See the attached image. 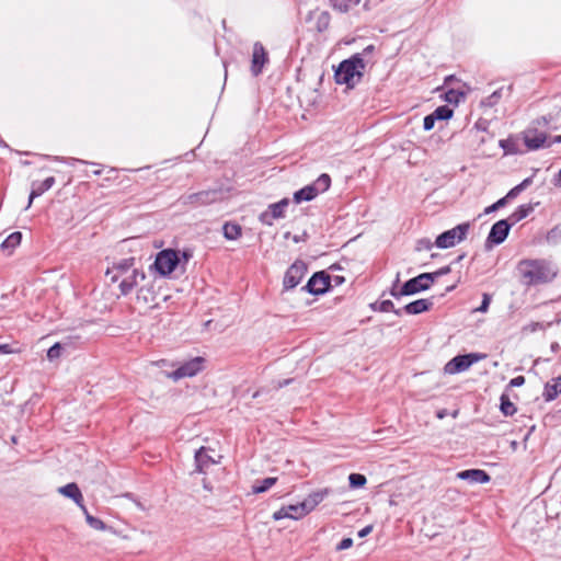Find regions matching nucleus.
<instances>
[{
	"label": "nucleus",
	"instance_id": "nucleus-1",
	"mask_svg": "<svg viewBox=\"0 0 561 561\" xmlns=\"http://www.w3.org/2000/svg\"><path fill=\"white\" fill-rule=\"evenodd\" d=\"M517 271L523 284L527 286L549 283L558 274L557 267L543 259L522 260L517 265Z\"/></svg>",
	"mask_w": 561,
	"mask_h": 561
},
{
	"label": "nucleus",
	"instance_id": "nucleus-2",
	"mask_svg": "<svg viewBox=\"0 0 561 561\" xmlns=\"http://www.w3.org/2000/svg\"><path fill=\"white\" fill-rule=\"evenodd\" d=\"M366 62L362 54H355L351 58L343 60L334 72V79L337 84H346L347 88H354L360 81L364 75Z\"/></svg>",
	"mask_w": 561,
	"mask_h": 561
},
{
	"label": "nucleus",
	"instance_id": "nucleus-3",
	"mask_svg": "<svg viewBox=\"0 0 561 561\" xmlns=\"http://www.w3.org/2000/svg\"><path fill=\"white\" fill-rule=\"evenodd\" d=\"M399 283V274L397 275V279L390 290V294L394 298H400L402 296L415 295L417 293L427 290L431 288L433 284V277L430 273H422L416 277H413L407 280L400 289H397V285Z\"/></svg>",
	"mask_w": 561,
	"mask_h": 561
},
{
	"label": "nucleus",
	"instance_id": "nucleus-4",
	"mask_svg": "<svg viewBox=\"0 0 561 561\" xmlns=\"http://www.w3.org/2000/svg\"><path fill=\"white\" fill-rule=\"evenodd\" d=\"M179 252L173 249L160 251L153 262V267L161 276L170 275L180 264Z\"/></svg>",
	"mask_w": 561,
	"mask_h": 561
},
{
	"label": "nucleus",
	"instance_id": "nucleus-5",
	"mask_svg": "<svg viewBox=\"0 0 561 561\" xmlns=\"http://www.w3.org/2000/svg\"><path fill=\"white\" fill-rule=\"evenodd\" d=\"M224 198V192L219 188L201 191L197 193H192L181 197V203L183 205L191 206H206L213 203L219 202Z\"/></svg>",
	"mask_w": 561,
	"mask_h": 561
},
{
	"label": "nucleus",
	"instance_id": "nucleus-6",
	"mask_svg": "<svg viewBox=\"0 0 561 561\" xmlns=\"http://www.w3.org/2000/svg\"><path fill=\"white\" fill-rule=\"evenodd\" d=\"M469 228H470L469 222H465V224H460V225L456 226L453 229L444 231L436 238L434 244L440 249L451 248L457 242H460L466 238V236L469 231Z\"/></svg>",
	"mask_w": 561,
	"mask_h": 561
},
{
	"label": "nucleus",
	"instance_id": "nucleus-7",
	"mask_svg": "<svg viewBox=\"0 0 561 561\" xmlns=\"http://www.w3.org/2000/svg\"><path fill=\"white\" fill-rule=\"evenodd\" d=\"M523 139L529 150L551 147V142H548L547 133L533 124L523 131Z\"/></svg>",
	"mask_w": 561,
	"mask_h": 561
},
{
	"label": "nucleus",
	"instance_id": "nucleus-8",
	"mask_svg": "<svg viewBox=\"0 0 561 561\" xmlns=\"http://www.w3.org/2000/svg\"><path fill=\"white\" fill-rule=\"evenodd\" d=\"M204 363H205L204 357H201V356L194 357V358L183 363L182 365H180V367L178 369L170 373L169 377L171 379H173L174 381H178V380H180L182 378H186V377H194L195 375H197L198 373H201L204 369Z\"/></svg>",
	"mask_w": 561,
	"mask_h": 561
},
{
	"label": "nucleus",
	"instance_id": "nucleus-9",
	"mask_svg": "<svg viewBox=\"0 0 561 561\" xmlns=\"http://www.w3.org/2000/svg\"><path fill=\"white\" fill-rule=\"evenodd\" d=\"M288 205V198H283L277 203L270 204L267 209L260 214V222L265 226H273L274 220L285 218V213Z\"/></svg>",
	"mask_w": 561,
	"mask_h": 561
},
{
	"label": "nucleus",
	"instance_id": "nucleus-10",
	"mask_svg": "<svg viewBox=\"0 0 561 561\" xmlns=\"http://www.w3.org/2000/svg\"><path fill=\"white\" fill-rule=\"evenodd\" d=\"M331 286V277L324 271L314 273L302 287V290L311 295H322L329 290Z\"/></svg>",
	"mask_w": 561,
	"mask_h": 561
},
{
	"label": "nucleus",
	"instance_id": "nucleus-11",
	"mask_svg": "<svg viewBox=\"0 0 561 561\" xmlns=\"http://www.w3.org/2000/svg\"><path fill=\"white\" fill-rule=\"evenodd\" d=\"M482 357L483 355L477 353L457 355L446 364L445 371L448 374H457L460 371H465L471 365L480 360Z\"/></svg>",
	"mask_w": 561,
	"mask_h": 561
},
{
	"label": "nucleus",
	"instance_id": "nucleus-12",
	"mask_svg": "<svg viewBox=\"0 0 561 561\" xmlns=\"http://www.w3.org/2000/svg\"><path fill=\"white\" fill-rule=\"evenodd\" d=\"M513 225L507 219H501L496 221L489 232V236L485 241L486 248H491L492 245H499L505 241L507 238L511 227Z\"/></svg>",
	"mask_w": 561,
	"mask_h": 561
},
{
	"label": "nucleus",
	"instance_id": "nucleus-13",
	"mask_svg": "<svg viewBox=\"0 0 561 561\" xmlns=\"http://www.w3.org/2000/svg\"><path fill=\"white\" fill-rule=\"evenodd\" d=\"M307 272V266L301 261L293 263L285 273L283 285L285 289L295 288Z\"/></svg>",
	"mask_w": 561,
	"mask_h": 561
},
{
	"label": "nucleus",
	"instance_id": "nucleus-14",
	"mask_svg": "<svg viewBox=\"0 0 561 561\" xmlns=\"http://www.w3.org/2000/svg\"><path fill=\"white\" fill-rule=\"evenodd\" d=\"M268 61V55L262 43L256 42L253 45L251 72L253 76H259L262 72L264 65Z\"/></svg>",
	"mask_w": 561,
	"mask_h": 561
},
{
	"label": "nucleus",
	"instance_id": "nucleus-15",
	"mask_svg": "<svg viewBox=\"0 0 561 561\" xmlns=\"http://www.w3.org/2000/svg\"><path fill=\"white\" fill-rule=\"evenodd\" d=\"M123 276L124 277L119 283V289L122 295H128L138 284V279L144 280L146 278L145 273L137 268H133L130 274H125Z\"/></svg>",
	"mask_w": 561,
	"mask_h": 561
},
{
	"label": "nucleus",
	"instance_id": "nucleus-16",
	"mask_svg": "<svg viewBox=\"0 0 561 561\" xmlns=\"http://www.w3.org/2000/svg\"><path fill=\"white\" fill-rule=\"evenodd\" d=\"M457 478L470 483H488L491 480L489 473L482 469H468L457 473Z\"/></svg>",
	"mask_w": 561,
	"mask_h": 561
},
{
	"label": "nucleus",
	"instance_id": "nucleus-17",
	"mask_svg": "<svg viewBox=\"0 0 561 561\" xmlns=\"http://www.w3.org/2000/svg\"><path fill=\"white\" fill-rule=\"evenodd\" d=\"M135 257H126L115 263L112 270H107L106 274L115 273L112 276V282H117L119 276L128 274V272L134 268Z\"/></svg>",
	"mask_w": 561,
	"mask_h": 561
},
{
	"label": "nucleus",
	"instance_id": "nucleus-18",
	"mask_svg": "<svg viewBox=\"0 0 561 561\" xmlns=\"http://www.w3.org/2000/svg\"><path fill=\"white\" fill-rule=\"evenodd\" d=\"M54 184H55V178L54 176H48L43 182H33L32 191L30 193L28 203H27L26 208L31 207L34 198L41 196L46 191L51 188Z\"/></svg>",
	"mask_w": 561,
	"mask_h": 561
},
{
	"label": "nucleus",
	"instance_id": "nucleus-19",
	"mask_svg": "<svg viewBox=\"0 0 561 561\" xmlns=\"http://www.w3.org/2000/svg\"><path fill=\"white\" fill-rule=\"evenodd\" d=\"M136 299L138 302L148 305L151 307L157 306V293L152 284L144 285L137 291Z\"/></svg>",
	"mask_w": 561,
	"mask_h": 561
},
{
	"label": "nucleus",
	"instance_id": "nucleus-20",
	"mask_svg": "<svg viewBox=\"0 0 561 561\" xmlns=\"http://www.w3.org/2000/svg\"><path fill=\"white\" fill-rule=\"evenodd\" d=\"M216 461L207 454V450L205 447H201L195 453V465H196V471L204 473L206 470L215 465Z\"/></svg>",
	"mask_w": 561,
	"mask_h": 561
},
{
	"label": "nucleus",
	"instance_id": "nucleus-21",
	"mask_svg": "<svg viewBox=\"0 0 561 561\" xmlns=\"http://www.w3.org/2000/svg\"><path fill=\"white\" fill-rule=\"evenodd\" d=\"M432 307L433 301L431 299H417L405 305L401 310L408 314H420L428 311Z\"/></svg>",
	"mask_w": 561,
	"mask_h": 561
},
{
	"label": "nucleus",
	"instance_id": "nucleus-22",
	"mask_svg": "<svg viewBox=\"0 0 561 561\" xmlns=\"http://www.w3.org/2000/svg\"><path fill=\"white\" fill-rule=\"evenodd\" d=\"M59 493L62 495L71 499L75 501V503L82 508L84 506L83 504V495L79 489V486L76 483H68L61 488H59Z\"/></svg>",
	"mask_w": 561,
	"mask_h": 561
},
{
	"label": "nucleus",
	"instance_id": "nucleus-23",
	"mask_svg": "<svg viewBox=\"0 0 561 561\" xmlns=\"http://www.w3.org/2000/svg\"><path fill=\"white\" fill-rule=\"evenodd\" d=\"M329 494L328 489L316 491L311 494H309L304 501L302 506L305 507L307 514H309L311 511H313L317 505H319L325 496Z\"/></svg>",
	"mask_w": 561,
	"mask_h": 561
},
{
	"label": "nucleus",
	"instance_id": "nucleus-24",
	"mask_svg": "<svg viewBox=\"0 0 561 561\" xmlns=\"http://www.w3.org/2000/svg\"><path fill=\"white\" fill-rule=\"evenodd\" d=\"M317 196V190L309 184L294 193V202L300 204L301 202L312 201Z\"/></svg>",
	"mask_w": 561,
	"mask_h": 561
},
{
	"label": "nucleus",
	"instance_id": "nucleus-25",
	"mask_svg": "<svg viewBox=\"0 0 561 561\" xmlns=\"http://www.w3.org/2000/svg\"><path fill=\"white\" fill-rule=\"evenodd\" d=\"M561 393V377H558L545 386L543 397L546 401L554 400Z\"/></svg>",
	"mask_w": 561,
	"mask_h": 561
},
{
	"label": "nucleus",
	"instance_id": "nucleus-26",
	"mask_svg": "<svg viewBox=\"0 0 561 561\" xmlns=\"http://www.w3.org/2000/svg\"><path fill=\"white\" fill-rule=\"evenodd\" d=\"M534 210V206L531 204H524V205H520L518 206L514 213H512L510 215V217L507 218V220L512 224V225H515L517 224L518 221L523 220L524 218H526L531 211Z\"/></svg>",
	"mask_w": 561,
	"mask_h": 561
},
{
	"label": "nucleus",
	"instance_id": "nucleus-27",
	"mask_svg": "<svg viewBox=\"0 0 561 561\" xmlns=\"http://www.w3.org/2000/svg\"><path fill=\"white\" fill-rule=\"evenodd\" d=\"M331 23V15L328 11H320L316 13V24L314 27L317 32L323 33L325 32Z\"/></svg>",
	"mask_w": 561,
	"mask_h": 561
},
{
	"label": "nucleus",
	"instance_id": "nucleus-28",
	"mask_svg": "<svg viewBox=\"0 0 561 561\" xmlns=\"http://www.w3.org/2000/svg\"><path fill=\"white\" fill-rule=\"evenodd\" d=\"M329 2L334 10L346 13L358 5L360 0H329Z\"/></svg>",
	"mask_w": 561,
	"mask_h": 561
},
{
	"label": "nucleus",
	"instance_id": "nucleus-29",
	"mask_svg": "<svg viewBox=\"0 0 561 561\" xmlns=\"http://www.w3.org/2000/svg\"><path fill=\"white\" fill-rule=\"evenodd\" d=\"M224 237L228 240H237L242 234V228L238 224L226 222L222 227Z\"/></svg>",
	"mask_w": 561,
	"mask_h": 561
},
{
	"label": "nucleus",
	"instance_id": "nucleus-30",
	"mask_svg": "<svg viewBox=\"0 0 561 561\" xmlns=\"http://www.w3.org/2000/svg\"><path fill=\"white\" fill-rule=\"evenodd\" d=\"M500 402V410L505 416H512L516 413L517 409L506 392L501 394Z\"/></svg>",
	"mask_w": 561,
	"mask_h": 561
},
{
	"label": "nucleus",
	"instance_id": "nucleus-31",
	"mask_svg": "<svg viewBox=\"0 0 561 561\" xmlns=\"http://www.w3.org/2000/svg\"><path fill=\"white\" fill-rule=\"evenodd\" d=\"M22 233L20 231L12 232L9 234L0 244L2 250L12 251L15 247L21 243Z\"/></svg>",
	"mask_w": 561,
	"mask_h": 561
},
{
	"label": "nucleus",
	"instance_id": "nucleus-32",
	"mask_svg": "<svg viewBox=\"0 0 561 561\" xmlns=\"http://www.w3.org/2000/svg\"><path fill=\"white\" fill-rule=\"evenodd\" d=\"M277 482V478L268 477L263 480H257L252 485V492L255 494L266 492L270 488H272Z\"/></svg>",
	"mask_w": 561,
	"mask_h": 561
},
{
	"label": "nucleus",
	"instance_id": "nucleus-33",
	"mask_svg": "<svg viewBox=\"0 0 561 561\" xmlns=\"http://www.w3.org/2000/svg\"><path fill=\"white\" fill-rule=\"evenodd\" d=\"M81 510L85 516V522L88 523V525L90 527H92L93 529H96V530H106L107 529L106 524L103 520H101L100 518L92 516L88 512V508L85 507V505Z\"/></svg>",
	"mask_w": 561,
	"mask_h": 561
},
{
	"label": "nucleus",
	"instance_id": "nucleus-34",
	"mask_svg": "<svg viewBox=\"0 0 561 561\" xmlns=\"http://www.w3.org/2000/svg\"><path fill=\"white\" fill-rule=\"evenodd\" d=\"M317 190V195L327 192L331 186V178L327 173H322L312 184Z\"/></svg>",
	"mask_w": 561,
	"mask_h": 561
},
{
	"label": "nucleus",
	"instance_id": "nucleus-35",
	"mask_svg": "<svg viewBox=\"0 0 561 561\" xmlns=\"http://www.w3.org/2000/svg\"><path fill=\"white\" fill-rule=\"evenodd\" d=\"M287 513H288L289 518H293V519H299L307 515V512H306L305 507L302 506V502L295 504V505H288Z\"/></svg>",
	"mask_w": 561,
	"mask_h": 561
},
{
	"label": "nucleus",
	"instance_id": "nucleus-36",
	"mask_svg": "<svg viewBox=\"0 0 561 561\" xmlns=\"http://www.w3.org/2000/svg\"><path fill=\"white\" fill-rule=\"evenodd\" d=\"M432 114L434 115L436 121H446L451 118L454 111L447 105H442L435 108V111Z\"/></svg>",
	"mask_w": 561,
	"mask_h": 561
},
{
	"label": "nucleus",
	"instance_id": "nucleus-37",
	"mask_svg": "<svg viewBox=\"0 0 561 561\" xmlns=\"http://www.w3.org/2000/svg\"><path fill=\"white\" fill-rule=\"evenodd\" d=\"M371 308L374 310H377L376 308V305H371ZM378 310L380 312H393L396 313L397 316H401L402 314V310L401 309H396L394 308V305L391 300H382L380 304H379V307H378Z\"/></svg>",
	"mask_w": 561,
	"mask_h": 561
},
{
	"label": "nucleus",
	"instance_id": "nucleus-38",
	"mask_svg": "<svg viewBox=\"0 0 561 561\" xmlns=\"http://www.w3.org/2000/svg\"><path fill=\"white\" fill-rule=\"evenodd\" d=\"M465 96H466V93L462 91H459L457 89H449L445 93V100L448 103H454V104H458L461 99H465Z\"/></svg>",
	"mask_w": 561,
	"mask_h": 561
},
{
	"label": "nucleus",
	"instance_id": "nucleus-39",
	"mask_svg": "<svg viewBox=\"0 0 561 561\" xmlns=\"http://www.w3.org/2000/svg\"><path fill=\"white\" fill-rule=\"evenodd\" d=\"M348 482H350V485L351 488H362L366 484L367 482V479L364 474H360V473H351L348 476Z\"/></svg>",
	"mask_w": 561,
	"mask_h": 561
},
{
	"label": "nucleus",
	"instance_id": "nucleus-40",
	"mask_svg": "<svg viewBox=\"0 0 561 561\" xmlns=\"http://www.w3.org/2000/svg\"><path fill=\"white\" fill-rule=\"evenodd\" d=\"M503 92H504V88H500V89L495 90L491 95H489L488 98H485L482 101V105L489 106V107L494 106L501 99Z\"/></svg>",
	"mask_w": 561,
	"mask_h": 561
},
{
	"label": "nucleus",
	"instance_id": "nucleus-41",
	"mask_svg": "<svg viewBox=\"0 0 561 561\" xmlns=\"http://www.w3.org/2000/svg\"><path fill=\"white\" fill-rule=\"evenodd\" d=\"M62 346L64 344L61 343H55L53 346H50L49 350L47 351V358L49 360L57 359L61 354L60 352Z\"/></svg>",
	"mask_w": 561,
	"mask_h": 561
},
{
	"label": "nucleus",
	"instance_id": "nucleus-42",
	"mask_svg": "<svg viewBox=\"0 0 561 561\" xmlns=\"http://www.w3.org/2000/svg\"><path fill=\"white\" fill-rule=\"evenodd\" d=\"M491 300H492L491 295L484 293L482 295V302H481V305L474 311L482 312V313L486 312L488 309H489V306L491 304Z\"/></svg>",
	"mask_w": 561,
	"mask_h": 561
},
{
	"label": "nucleus",
	"instance_id": "nucleus-43",
	"mask_svg": "<svg viewBox=\"0 0 561 561\" xmlns=\"http://www.w3.org/2000/svg\"><path fill=\"white\" fill-rule=\"evenodd\" d=\"M506 198L502 197L500 198L499 201H496L494 204L488 206L485 209H484V214H490V213H493L502 207H504L506 205Z\"/></svg>",
	"mask_w": 561,
	"mask_h": 561
},
{
	"label": "nucleus",
	"instance_id": "nucleus-44",
	"mask_svg": "<svg viewBox=\"0 0 561 561\" xmlns=\"http://www.w3.org/2000/svg\"><path fill=\"white\" fill-rule=\"evenodd\" d=\"M450 272H451L450 265H446L435 272L430 273V275L433 277V283H434L438 277H440L443 275H447Z\"/></svg>",
	"mask_w": 561,
	"mask_h": 561
},
{
	"label": "nucleus",
	"instance_id": "nucleus-45",
	"mask_svg": "<svg viewBox=\"0 0 561 561\" xmlns=\"http://www.w3.org/2000/svg\"><path fill=\"white\" fill-rule=\"evenodd\" d=\"M435 122H436V118L434 117V115L432 113L430 115H426L423 121L424 130L428 131V130L433 129Z\"/></svg>",
	"mask_w": 561,
	"mask_h": 561
},
{
	"label": "nucleus",
	"instance_id": "nucleus-46",
	"mask_svg": "<svg viewBox=\"0 0 561 561\" xmlns=\"http://www.w3.org/2000/svg\"><path fill=\"white\" fill-rule=\"evenodd\" d=\"M433 248V243L430 239L427 238H423V239H420L416 243V250L417 251H422V250H431Z\"/></svg>",
	"mask_w": 561,
	"mask_h": 561
},
{
	"label": "nucleus",
	"instance_id": "nucleus-47",
	"mask_svg": "<svg viewBox=\"0 0 561 561\" xmlns=\"http://www.w3.org/2000/svg\"><path fill=\"white\" fill-rule=\"evenodd\" d=\"M353 546V539L352 538H344L340 541V543L336 546V551H342L351 548Z\"/></svg>",
	"mask_w": 561,
	"mask_h": 561
},
{
	"label": "nucleus",
	"instance_id": "nucleus-48",
	"mask_svg": "<svg viewBox=\"0 0 561 561\" xmlns=\"http://www.w3.org/2000/svg\"><path fill=\"white\" fill-rule=\"evenodd\" d=\"M551 118V116H541L535 119L531 124L537 127H546L550 123Z\"/></svg>",
	"mask_w": 561,
	"mask_h": 561
},
{
	"label": "nucleus",
	"instance_id": "nucleus-49",
	"mask_svg": "<svg viewBox=\"0 0 561 561\" xmlns=\"http://www.w3.org/2000/svg\"><path fill=\"white\" fill-rule=\"evenodd\" d=\"M273 518H274L275 520H280V519H283V518H289L288 513H287V506L282 507L280 510L276 511V512L273 514Z\"/></svg>",
	"mask_w": 561,
	"mask_h": 561
},
{
	"label": "nucleus",
	"instance_id": "nucleus-50",
	"mask_svg": "<svg viewBox=\"0 0 561 561\" xmlns=\"http://www.w3.org/2000/svg\"><path fill=\"white\" fill-rule=\"evenodd\" d=\"M520 193L522 191L517 186H514L512 190L508 191L504 198H506L507 203L510 199H514L515 197H517Z\"/></svg>",
	"mask_w": 561,
	"mask_h": 561
},
{
	"label": "nucleus",
	"instance_id": "nucleus-51",
	"mask_svg": "<svg viewBox=\"0 0 561 561\" xmlns=\"http://www.w3.org/2000/svg\"><path fill=\"white\" fill-rule=\"evenodd\" d=\"M525 383V377L524 376H517L513 379H511L508 387H520Z\"/></svg>",
	"mask_w": 561,
	"mask_h": 561
},
{
	"label": "nucleus",
	"instance_id": "nucleus-52",
	"mask_svg": "<svg viewBox=\"0 0 561 561\" xmlns=\"http://www.w3.org/2000/svg\"><path fill=\"white\" fill-rule=\"evenodd\" d=\"M543 329H545V325L540 322H531L525 327V330H528L530 332H536L538 330H543Z\"/></svg>",
	"mask_w": 561,
	"mask_h": 561
},
{
	"label": "nucleus",
	"instance_id": "nucleus-53",
	"mask_svg": "<svg viewBox=\"0 0 561 561\" xmlns=\"http://www.w3.org/2000/svg\"><path fill=\"white\" fill-rule=\"evenodd\" d=\"M533 182L531 178H527L524 181H522L518 185H516L522 192L526 190Z\"/></svg>",
	"mask_w": 561,
	"mask_h": 561
},
{
	"label": "nucleus",
	"instance_id": "nucleus-54",
	"mask_svg": "<svg viewBox=\"0 0 561 561\" xmlns=\"http://www.w3.org/2000/svg\"><path fill=\"white\" fill-rule=\"evenodd\" d=\"M373 530V526L368 525L358 531V537L364 538Z\"/></svg>",
	"mask_w": 561,
	"mask_h": 561
},
{
	"label": "nucleus",
	"instance_id": "nucleus-55",
	"mask_svg": "<svg viewBox=\"0 0 561 561\" xmlns=\"http://www.w3.org/2000/svg\"><path fill=\"white\" fill-rule=\"evenodd\" d=\"M291 381H293V379H284L282 381H278L277 385L275 386V388L280 389V388L289 385Z\"/></svg>",
	"mask_w": 561,
	"mask_h": 561
},
{
	"label": "nucleus",
	"instance_id": "nucleus-56",
	"mask_svg": "<svg viewBox=\"0 0 561 561\" xmlns=\"http://www.w3.org/2000/svg\"><path fill=\"white\" fill-rule=\"evenodd\" d=\"M548 142H551V146L553 144H560L561 142V135H557V136H554L552 138H548Z\"/></svg>",
	"mask_w": 561,
	"mask_h": 561
},
{
	"label": "nucleus",
	"instance_id": "nucleus-57",
	"mask_svg": "<svg viewBox=\"0 0 561 561\" xmlns=\"http://www.w3.org/2000/svg\"><path fill=\"white\" fill-rule=\"evenodd\" d=\"M11 352L10 346L8 344L0 345V353L9 354Z\"/></svg>",
	"mask_w": 561,
	"mask_h": 561
},
{
	"label": "nucleus",
	"instance_id": "nucleus-58",
	"mask_svg": "<svg viewBox=\"0 0 561 561\" xmlns=\"http://www.w3.org/2000/svg\"><path fill=\"white\" fill-rule=\"evenodd\" d=\"M182 257H183L184 262H187L192 257V254L188 251H183Z\"/></svg>",
	"mask_w": 561,
	"mask_h": 561
},
{
	"label": "nucleus",
	"instance_id": "nucleus-59",
	"mask_svg": "<svg viewBox=\"0 0 561 561\" xmlns=\"http://www.w3.org/2000/svg\"><path fill=\"white\" fill-rule=\"evenodd\" d=\"M456 81V78L454 76H448L445 79V84H449L450 82Z\"/></svg>",
	"mask_w": 561,
	"mask_h": 561
},
{
	"label": "nucleus",
	"instance_id": "nucleus-60",
	"mask_svg": "<svg viewBox=\"0 0 561 561\" xmlns=\"http://www.w3.org/2000/svg\"><path fill=\"white\" fill-rule=\"evenodd\" d=\"M374 49H375V47H374L373 45H369V46H367V47L364 49L363 54L371 53V51H374Z\"/></svg>",
	"mask_w": 561,
	"mask_h": 561
},
{
	"label": "nucleus",
	"instance_id": "nucleus-61",
	"mask_svg": "<svg viewBox=\"0 0 561 561\" xmlns=\"http://www.w3.org/2000/svg\"><path fill=\"white\" fill-rule=\"evenodd\" d=\"M554 184L558 185V186H561V170L558 173V179H557Z\"/></svg>",
	"mask_w": 561,
	"mask_h": 561
},
{
	"label": "nucleus",
	"instance_id": "nucleus-62",
	"mask_svg": "<svg viewBox=\"0 0 561 561\" xmlns=\"http://www.w3.org/2000/svg\"><path fill=\"white\" fill-rule=\"evenodd\" d=\"M203 485H204V488H205L206 490H209V491L211 490V489H210V486H209V484H208V482L206 481V479H204V480H203Z\"/></svg>",
	"mask_w": 561,
	"mask_h": 561
},
{
	"label": "nucleus",
	"instance_id": "nucleus-63",
	"mask_svg": "<svg viewBox=\"0 0 561 561\" xmlns=\"http://www.w3.org/2000/svg\"><path fill=\"white\" fill-rule=\"evenodd\" d=\"M466 256V254H460L457 259H456V263H459L461 260H463V257Z\"/></svg>",
	"mask_w": 561,
	"mask_h": 561
},
{
	"label": "nucleus",
	"instance_id": "nucleus-64",
	"mask_svg": "<svg viewBox=\"0 0 561 561\" xmlns=\"http://www.w3.org/2000/svg\"><path fill=\"white\" fill-rule=\"evenodd\" d=\"M336 283L340 284L343 280V277L336 276Z\"/></svg>",
	"mask_w": 561,
	"mask_h": 561
}]
</instances>
